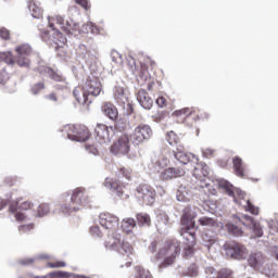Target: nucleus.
<instances>
[{
    "label": "nucleus",
    "mask_w": 278,
    "mask_h": 278,
    "mask_svg": "<svg viewBox=\"0 0 278 278\" xmlns=\"http://www.w3.org/2000/svg\"><path fill=\"white\" fill-rule=\"evenodd\" d=\"M47 266L48 268H64V266H66V263L64 261H53L48 262Z\"/></svg>",
    "instance_id": "nucleus-45"
},
{
    "label": "nucleus",
    "mask_w": 278,
    "mask_h": 278,
    "mask_svg": "<svg viewBox=\"0 0 278 278\" xmlns=\"http://www.w3.org/2000/svg\"><path fill=\"white\" fill-rule=\"evenodd\" d=\"M114 99L118 103V105H125V103H127L128 101L127 96H125V88H123L122 86H115Z\"/></svg>",
    "instance_id": "nucleus-29"
},
{
    "label": "nucleus",
    "mask_w": 278,
    "mask_h": 278,
    "mask_svg": "<svg viewBox=\"0 0 278 278\" xmlns=\"http://www.w3.org/2000/svg\"><path fill=\"white\" fill-rule=\"evenodd\" d=\"M42 90H45V83H37L31 87L33 94H38Z\"/></svg>",
    "instance_id": "nucleus-48"
},
{
    "label": "nucleus",
    "mask_w": 278,
    "mask_h": 278,
    "mask_svg": "<svg viewBox=\"0 0 278 278\" xmlns=\"http://www.w3.org/2000/svg\"><path fill=\"white\" fill-rule=\"evenodd\" d=\"M166 140L169 144H179V136L173 130L168 131L166 135Z\"/></svg>",
    "instance_id": "nucleus-38"
},
{
    "label": "nucleus",
    "mask_w": 278,
    "mask_h": 278,
    "mask_svg": "<svg viewBox=\"0 0 278 278\" xmlns=\"http://www.w3.org/2000/svg\"><path fill=\"white\" fill-rule=\"evenodd\" d=\"M83 86L88 97H99L103 90L101 80L96 76H88Z\"/></svg>",
    "instance_id": "nucleus-10"
},
{
    "label": "nucleus",
    "mask_w": 278,
    "mask_h": 278,
    "mask_svg": "<svg viewBox=\"0 0 278 278\" xmlns=\"http://www.w3.org/2000/svg\"><path fill=\"white\" fill-rule=\"evenodd\" d=\"M202 153L204 157H214L215 151L212 148H206L202 151Z\"/></svg>",
    "instance_id": "nucleus-56"
},
{
    "label": "nucleus",
    "mask_w": 278,
    "mask_h": 278,
    "mask_svg": "<svg viewBox=\"0 0 278 278\" xmlns=\"http://www.w3.org/2000/svg\"><path fill=\"white\" fill-rule=\"evenodd\" d=\"M187 242V247H185L184 249V257H190V255H192V253H194V245L197 243L190 242L188 239H186Z\"/></svg>",
    "instance_id": "nucleus-41"
},
{
    "label": "nucleus",
    "mask_w": 278,
    "mask_h": 278,
    "mask_svg": "<svg viewBox=\"0 0 278 278\" xmlns=\"http://www.w3.org/2000/svg\"><path fill=\"white\" fill-rule=\"evenodd\" d=\"M136 220L139 227H151V216L147 213H137Z\"/></svg>",
    "instance_id": "nucleus-33"
},
{
    "label": "nucleus",
    "mask_w": 278,
    "mask_h": 278,
    "mask_svg": "<svg viewBox=\"0 0 278 278\" xmlns=\"http://www.w3.org/2000/svg\"><path fill=\"white\" fill-rule=\"evenodd\" d=\"M117 251L121 255H126L127 257H129V255H134V247L127 241H122Z\"/></svg>",
    "instance_id": "nucleus-34"
},
{
    "label": "nucleus",
    "mask_w": 278,
    "mask_h": 278,
    "mask_svg": "<svg viewBox=\"0 0 278 278\" xmlns=\"http://www.w3.org/2000/svg\"><path fill=\"white\" fill-rule=\"evenodd\" d=\"M48 23H49V27H50V29H52V31H59L60 29H62V27H64V17H62V15L49 16ZM58 25H59L60 29L58 28Z\"/></svg>",
    "instance_id": "nucleus-27"
},
{
    "label": "nucleus",
    "mask_w": 278,
    "mask_h": 278,
    "mask_svg": "<svg viewBox=\"0 0 278 278\" xmlns=\"http://www.w3.org/2000/svg\"><path fill=\"white\" fill-rule=\"evenodd\" d=\"M0 38L2 40H10V31L7 28H0Z\"/></svg>",
    "instance_id": "nucleus-54"
},
{
    "label": "nucleus",
    "mask_w": 278,
    "mask_h": 278,
    "mask_svg": "<svg viewBox=\"0 0 278 278\" xmlns=\"http://www.w3.org/2000/svg\"><path fill=\"white\" fill-rule=\"evenodd\" d=\"M186 175V169L181 167H168L163 169V173L160 174L161 181H170V179H179Z\"/></svg>",
    "instance_id": "nucleus-14"
},
{
    "label": "nucleus",
    "mask_w": 278,
    "mask_h": 278,
    "mask_svg": "<svg viewBox=\"0 0 278 278\" xmlns=\"http://www.w3.org/2000/svg\"><path fill=\"white\" fill-rule=\"evenodd\" d=\"M135 197L142 205L151 206L155 203L157 192H155V189L151 185L142 184L136 188Z\"/></svg>",
    "instance_id": "nucleus-4"
},
{
    "label": "nucleus",
    "mask_w": 278,
    "mask_h": 278,
    "mask_svg": "<svg viewBox=\"0 0 278 278\" xmlns=\"http://www.w3.org/2000/svg\"><path fill=\"white\" fill-rule=\"evenodd\" d=\"M210 176V167L205 163H197L193 169V177L199 181H205V178Z\"/></svg>",
    "instance_id": "nucleus-21"
},
{
    "label": "nucleus",
    "mask_w": 278,
    "mask_h": 278,
    "mask_svg": "<svg viewBox=\"0 0 278 278\" xmlns=\"http://www.w3.org/2000/svg\"><path fill=\"white\" fill-rule=\"evenodd\" d=\"M99 223L104 229H109V231H114V229H118L121 219H118L116 215L110 213H101L99 216Z\"/></svg>",
    "instance_id": "nucleus-13"
},
{
    "label": "nucleus",
    "mask_w": 278,
    "mask_h": 278,
    "mask_svg": "<svg viewBox=\"0 0 278 278\" xmlns=\"http://www.w3.org/2000/svg\"><path fill=\"white\" fill-rule=\"evenodd\" d=\"M198 223H200L202 227H220L218 222L212 217H201L199 218Z\"/></svg>",
    "instance_id": "nucleus-36"
},
{
    "label": "nucleus",
    "mask_w": 278,
    "mask_h": 278,
    "mask_svg": "<svg viewBox=\"0 0 278 278\" xmlns=\"http://www.w3.org/2000/svg\"><path fill=\"white\" fill-rule=\"evenodd\" d=\"M20 210L18 206V201H13L10 203L9 205V212H11V214H16V212Z\"/></svg>",
    "instance_id": "nucleus-52"
},
{
    "label": "nucleus",
    "mask_w": 278,
    "mask_h": 278,
    "mask_svg": "<svg viewBox=\"0 0 278 278\" xmlns=\"http://www.w3.org/2000/svg\"><path fill=\"white\" fill-rule=\"evenodd\" d=\"M5 206H8V200L0 198V210H3Z\"/></svg>",
    "instance_id": "nucleus-63"
},
{
    "label": "nucleus",
    "mask_w": 278,
    "mask_h": 278,
    "mask_svg": "<svg viewBox=\"0 0 278 278\" xmlns=\"http://www.w3.org/2000/svg\"><path fill=\"white\" fill-rule=\"evenodd\" d=\"M31 207H34V203L29 202V201H25L23 203H21L20 205V210H23V211H27V210H31Z\"/></svg>",
    "instance_id": "nucleus-55"
},
{
    "label": "nucleus",
    "mask_w": 278,
    "mask_h": 278,
    "mask_svg": "<svg viewBox=\"0 0 278 278\" xmlns=\"http://www.w3.org/2000/svg\"><path fill=\"white\" fill-rule=\"evenodd\" d=\"M146 81H148L147 89H148V90H153V86H155V83L153 81V79H151V77H150V78H148V80H146Z\"/></svg>",
    "instance_id": "nucleus-59"
},
{
    "label": "nucleus",
    "mask_w": 278,
    "mask_h": 278,
    "mask_svg": "<svg viewBox=\"0 0 278 278\" xmlns=\"http://www.w3.org/2000/svg\"><path fill=\"white\" fill-rule=\"evenodd\" d=\"M217 278H233V271L227 268H223L217 271Z\"/></svg>",
    "instance_id": "nucleus-43"
},
{
    "label": "nucleus",
    "mask_w": 278,
    "mask_h": 278,
    "mask_svg": "<svg viewBox=\"0 0 278 278\" xmlns=\"http://www.w3.org/2000/svg\"><path fill=\"white\" fill-rule=\"evenodd\" d=\"M89 233L93 238H103V232H101V228L99 226H91L89 229Z\"/></svg>",
    "instance_id": "nucleus-44"
},
{
    "label": "nucleus",
    "mask_w": 278,
    "mask_h": 278,
    "mask_svg": "<svg viewBox=\"0 0 278 278\" xmlns=\"http://www.w3.org/2000/svg\"><path fill=\"white\" fill-rule=\"evenodd\" d=\"M129 136L122 135L110 148L113 155H127L129 153Z\"/></svg>",
    "instance_id": "nucleus-11"
},
{
    "label": "nucleus",
    "mask_w": 278,
    "mask_h": 278,
    "mask_svg": "<svg viewBox=\"0 0 278 278\" xmlns=\"http://www.w3.org/2000/svg\"><path fill=\"white\" fill-rule=\"evenodd\" d=\"M134 175V172L129 167H121L117 173L115 174V177L117 179H121V177H124L128 181H131V176Z\"/></svg>",
    "instance_id": "nucleus-35"
},
{
    "label": "nucleus",
    "mask_w": 278,
    "mask_h": 278,
    "mask_svg": "<svg viewBox=\"0 0 278 278\" xmlns=\"http://www.w3.org/2000/svg\"><path fill=\"white\" fill-rule=\"evenodd\" d=\"M156 105H159V108H165L166 106V98L159 97L156 99Z\"/></svg>",
    "instance_id": "nucleus-57"
},
{
    "label": "nucleus",
    "mask_w": 278,
    "mask_h": 278,
    "mask_svg": "<svg viewBox=\"0 0 278 278\" xmlns=\"http://www.w3.org/2000/svg\"><path fill=\"white\" fill-rule=\"evenodd\" d=\"M271 255H274V257H276V260L278 261V247L271 248Z\"/></svg>",
    "instance_id": "nucleus-62"
},
{
    "label": "nucleus",
    "mask_w": 278,
    "mask_h": 278,
    "mask_svg": "<svg viewBox=\"0 0 278 278\" xmlns=\"http://www.w3.org/2000/svg\"><path fill=\"white\" fill-rule=\"evenodd\" d=\"M62 31H65L67 36H77L79 34V24L71 21H66L64 26H62Z\"/></svg>",
    "instance_id": "nucleus-26"
},
{
    "label": "nucleus",
    "mask_w": 278,
    "mask_h": 278,
    "mask_svg": "<svg viewBox=\"0 0 278 278\" xmlns=\"http://www.w3.org/2000/svg\"><path fill=\"white\" fill-rule=\"evenodd\" d=\"M15 219L18 220V222L25 220V214H23V213H16V214H15Z\"/></svg>",
    "instance_id": "nucleus-60"
},
{
    "label": "nucleus",
    "mask_w": 278,
    "mask_h": 278,
    "mask_svg": "<svg viewBox=\"0 0 278 278\" xmlns=\"http://www.w3.org/2000/svg\"><path fill=\"white\" fill-rule=\"evenodd\" d=\"M232 166L237 177H244V164L242 163V159L240 156H235L232 159Z\"/></svg>",
    "instance_id": "nucleus-31"
},
{
    "label": "nucleus",
    "mask_w": 278,
    "mask_h": 278,
    "mask_svg": "<svg viewBox=\"0 0 278 278\" xmlns=\"http://www.w3.org/2000/svg\"><path fill=\"white\" fill-rule=\"evenodd\" d=\"M122 242L123 241L121 240V233L113 232L112 235L108 236L104 242V247L106 249H110L111 251H117Z\"/></svg>",
    "instance_id": "nucleus-24"
},
{
    "label": "nucleus",
    "mask_w": 278,
    "mask_h": 278,
    "mask_svg": "<svg viewBox=\"0 0 278 278\" xmlns=\"http://www.w3.org/2000/svg\"><path fill=\"white\" fill-rule=\"evenodd\" d=\"M94 134L99 142H110V127L105 124H97Z\"/></svg>",
    "instance_id": "nucleus-20"
},
{
    "label": "nucleus",
    "mask_w": 278,
    "mask_h": 278,
    "mask_svg": "<svg viewBox=\"0 0 278 278\" xmlns=\"http://www.w3.org/2000/svg\"><path fill=\"white\" fill-rule=\"evenodd\" d=\"M86 151H88L89 153H92V155H99V149H97L92 144H86L85 146Z\"/></svg>",
    "instance_id": "nucleus-53"
},
{
    "label": "nucleus",
    "mask_w": 278,
    "mask_h": 278,
    "mask_svg": "<svg viewBox=\"0 0 278 278\" xmlns=\"http://www.w3.org/2000/svg\"><path fill=\"white\" fill-rule=\"evenodd\" d=\"M38 72L40 73V75H47V77H50L52 81H55L56 90H68V81L66 80V77L62 76V74H60L55 70L49 66H41L38 68Z\"/></svg>",
    "instance_id": "nucleus-6"
},
{
    "label": "nucleus",
    "mask_w": 278,
    "mask_h": 278,
    "mask_svg": "<svg viewBox=\"0 0 278 278\" xmlns=\"http://www.w3.org/2000/svg\"><path fill=\"white\" fill-rule=\"evenodd\" d=\"M121 227L124 233H134V229H136L137 227L136 219L131 217H126L122 220Z\"/></svg>",
    "instance_id": "nucleus-28"
},
{
    "label": "nucleus",
    "mask_w": 278,
    "mask_h": 278,
    "mask_svg": "<svg viewBox=\"0 0 278 278\" xmlns=\"http://www.w3.org/2000/svg\"><path fill=\"white\" fill-rule=\"evenodd\" d=\"M266 255L262 252H252L248 257V264L251 268H254V270L264 268V264H266Z\"/></svg>",
    "instance_id": "nucleus-15"
},
{
    "label": "nucleus",
    "mask_w": 278,
    "mask_h": 278,
    "mask_svg": "<svg viewBox=\"0 0 278 278\" xmlns=\"http://www.w3.org/2000/svg\"><path fill=\"white\" fill-rule=\"evenodd\" d=\"M172 157H175L180 164H188L190 163V155L194 157V154H188L186 153V148L181 144L177 146L176 150H170Z\"/></svg>",
    "instance_id": "nucleus-19"
},
{
    "label": "nucleus",
    "mask_w": 278,
    "mask_h": 278,
    "mask_svg": "<svg viewBox=\"0 0 278 278\" xmlns=\"http://www.w3.org/2000/svg\"><path fill=\"white\" fill-rule=\"evenodd\" d=\"M224 249L226 255H229V257H232L233 260H243L247 255V248L236 241H227L224 244Z\"/></svg>",
    "instance_id": "nucleus-7"
},
{
    "label": "nucleus",
    "mask_w": 278,
    "mask_h": 278,
    "mask_svg": "<svg viewBox=\"0 0 278 278\" xmlns=\"http://www.w3.org/2000/svg\"><path fill=\"white\" fill-rule=\"evenodd\" d=\"M67 129V137L72 138V140L86 142L90 138V130L84 125H70Z\"/></svg>",
    "instance_id": "nucleus-8"
},
{
    "label": "nucleus",
    "mask_w": 278,
    "mask_h": 278,
    "mask_svg": "<svg viewBox=\"0 0 278 278\" xmlns=\"http://www.w3.org/2000/svg\"><path fill=\"white\" fill-rule=\"evenodd\" d=\"M5 184H7V186L12 187V186H14V184H16V179H14V178H8V179L5 180Z\"/></svg>",
    "instance_id": "nucleus-61"
},
{
    "label": "nucleus",
    "mask_w": 278,
    "mask_h": 278,
    "mask_svg": "<svg viewBox=\"0 0 278 278\" xmlns=\"http://www.w3.org/2000/svg\"><path fill=\"white\" fill-rule=\"evenodd\" d=\"M139 77H141V79H144V81H147L151 78V75H149V66H147V64H144V63H141V65H140Z\"/></svg>",
    "instance_id": "nucleus-39"
},
{
    "label": "nucleus",
    "mask_w": 278,
    "mask_h": 278,
    "mask_svg": "<svg viewBox=\"0 0 278 278\" xmlns=\"http://www.w3.org/2000/svg\"><path fill=\"white\" fill-rule=\"evenodd\" d=\"M219 188L225 190V192H226V194H228V197H232L235 203H238L239 205L241 202L238 201V197H239V199H244V193H242V191L236 189V187H233V185H230L229 181H227V180L219 181Z\"/></svg>",
    "instance_id": "nucleus-16"
},
{
    "label": "nucleus",
    "mask_w": 278,
    "mask_h": 278,
    "mask_svg": "<svg viewBox=\"0 0 278 278\" xmlns=\"http://www.w3.org/2000/svg\"><path fill=\"white\" fill-rule=\"evenodd\" d=\"M17 56L15 59V64L17 66L29 67V55H31V47L27 43L17 46L15 49Z\"/></svg>",
    "instance_id": "nucleus-12"
},
{
    "label": "nucleus",
    "mask_w": 278,
    "mask_h": 278,
    "mask_svg": "<svg viewBox=\"0 0 278 278\" xmlns=\"http://www.w3.org/2000/svg\"><path fill=\"white\" fill-rule=\"evenodd\" d=\"M206 273V278H218V271L214 269L213 267H208L205 270Z\"/></svg>",
    "instance_id": "nucleus-50"
},
{
    "label": "nucleus",
    "mask_w": 278,
    "mask_h": 278,
    "mask_svg": "<svg viewBox=\"0 0 278 278\" xmlns=\"http://www.w3.org/2000/svg\"><path fill=\"white\" fill-rule=\"evenodd\" d=\"M245 210L248 212H250L251 214H254V216H257V214H260V208H257V206L253 205L251 203V201H247V206H245Z\"/></svg>",
    "instance_id": "nucleus-46"
},
{
    "label": "nucleus",
    "mask_w": 278,
    "mask_h": 278,
    "mask_svg": "<svg viewBox=\"0 0 278 278\" xmlns=\"http://www.w3.org/2000/svg\"><path fill=\"white\" fill-rule=\"evenodd\" d=\"M151 136H153V130L151 129V126L147 124H140L132 130L128 138L130 139V142L132 144L138 147L142 144L144 140H149Z\"/></svg>",
    "instance_id": "nucleus-5"
},
{
    "label": "nucleus",
    "mask_w": 278,
    "mask_h": 278,
    "mask_svg": "<svg viewBox=\"0 0 278 278\" xmlns=\"http://www.w3.org/2000/svg\"><path fill=\"white\" fill-rule=\"evenodd\" d=\"M237 224L233 223H228L226 225V229L228 232H230L232 236H237L240 237L242 236V233H244V231H242V228L240 227V225H242V220L240 219H236Z\"/></svg>",
    "instance_id": "nucleus-30"
},
{
    "label": "nucleus",
    "mask_w": 278,
    "mask_h": 278,
    "mask_svg": "<svg viewBox=\"0 0 278 278\" xmlns=\"http://www.w3.org/2000/svg\"><path fill=\"white\" fill-rule=\"evenodd\" d=\"M179 253H181V243L176 239H168L165 241L164 247L159 251L156 257L157 260L166 257L162 263V266L166 267L175 264V258Z\"/></svg>",
    "instance_id": "nucleus-3"
},
{
    "label": "nucleus",
    "mask_w": 278,
    "mask_h": 278,
    "mask_svg": "<svg viewBox=\"0 0 278 278\" xmlns=\"http://www.w3.org/2000/svg\"><path fill=\"white\" fill-rule=\"evenodd\" d=\"M48 99H49L50 101H58V96H55V93H50V94L48 96Z\"/></svg>",
    "instance_id": "nucleus-64"
},
{
    "label": "nucleus",
    "mask_w": 278,
    "mask_h": 278,
    "mask_svg": "<svg viewBox=\"0 0 278 278\" xmlns=\"http://www.w3.org/2000/svg\"><path fill=\"white\" fill-rule=\"evenodd\" d=\"M101 112L111 121H117L118 118V109L112 102H104L101 106Z\"/></svg>",
    "instance_id": "nucleus-22"
},
{
    "label": "nucleus",
    "mask_w": 278,
    "mask_h": 278,
    "mask_svg": "<svg viewBox=\"0 0 278 278\" xmlns=\"http://www.w3.org/2000/svg\"><path fill=\"white\" fill-rule=\"evenodd\" d=\"M71 201L64 203L61 206V212L63 214H72V212H79L81 207H86L90 203V197L84 187H77L71 191Z\"/></svg>",
    "instance_id": "nucleus-2"
},
{
    "label": "nucleus",
    "mask_w": 278,
    "mask_h": 278,
    "mask_svg": "<svg viewBox=\"0 0 278 278\" xmlns=\"http://www.w3.org/2000/svg\"><path fill=\"white\" fill-rule=\"evenodd\" d=\"M252 231L254 238H262V236H264V231L262 230V227L260 225H254Z\"/></svg>",
    "instance_id": "nucleus-49"
},
{
    "label": "nucleus",
    "mask_w": 278,
    "mask_h": 278,
    "mask_svg": "<svg viewBox=\"0 0 278 278\" xmlns=\"http://www.w3.org/2000/svg\"><path fill=\"white\" fill-rule=\"evenodd\" d=\"M28 10L33 16V18H42V8L36 3V1H28Z\"/></svg>",
    "instance_id": "nucleus-32"
},
{
    "label": "nucleus",
    "mask_w": 278,
    "mask_h": 278,
    "mask_svg": "<svg viewBox=\"0 0 278 278\" xmlns=\"http://www.w3.org/2000/svg\"><path fill=\"white\" fill-rule=\"evenodd\" d=\"M172 152L169 149L163 150L159 159L153 163V168L156 173L160 170H165L166 167L170 164Z\"/></svg>",
    "instance_id": "nucleus-18"
},
{
    "label": "nucleus",
    "mask_w": 278,
    "mask_h": 278,
    "mask_svg": "<svg viewBox=\"0 0 278 278\" xmlns=\"http://www.w3.org/2000/svg\"><path fill=\"white\" fill-rule=\"evenodd\" d=\"M89 27H90L91 34H99V27H97V25H94L93 23H90Z\"/></svg>",
    "instance_id": "nucleus-58"
},
{
    "label": "nucleus",
    "mask_w": 278,
    "mask_h": 278,
    "mask_svg": "<svg viewBox=\"0 0 278 278\" xmlns=\"http://www.w3.org/2000/svg\"><path fill=\"white\" fill-rule=\"evenodd\" d=\"M173 116H176V118H182L184 123H186V121H190V118L192 121H199V111L192 109V108H184L180 110H176L173 113Z\"/></svg>",
    "instance_id": "nucleus-17"
},
{
    "label": "nucleus",
    "mask_w": 278,
    "mask_h": 278,
    "mask_svg": "<svg viewBox=\"0 0 278 278\" xmlns=\"http://www.w3.org/2000/svg\"><path fill=\"white\" fill-rule=\"evenodd\" d=\"M137 100L143 110H151L153 108V99L146 90H139L137 94Z\"/></svg>",
    "instance_id": "nucleus-23"
},
{
    "label": "nucleus",
    "mask_w": 278,
    "mask_h": 278,
    "mask_svg": "<svg viewBox=\"0 0 278 278\" xmlns=\"http://www.w3.org/2000/svg\"><path fill=\"white\" fill-rule=\"evenodd\" d=\"M136 275L135 278H153V275H151V271L148 269H144L142 266H137L135 268Z\"/></svg>",
    "instance_id": "nucleus-37"
},
{
    "label": "nucleus",
    "mask_w": 278,
    "mask_h": 278,
    "mask_svg": "<svg viewBox=\"0 0 278 278\" xmlns=\"http://www.w3.org/2000/svg\"><path fill=\"white\" fill-rule=\"evenodd\" d=\"M197 213L192 211L190 207H186L182 211L180 216V225L179 235L182 236L185 240L191 242V244H197V230L199 227L197 226Z\"/></svg>",
    "instance_id": "nucleus-1"
},
{
    "label": "nucleus",
    "mask_w": 278,
    "mask_h": 278,
    "mask_svg": "<svg viewBox=\"0 0 278 278\" xmlns=\"http://www.w3.org/2000/svg\"><path fill=\"white\" fill-rule=\"evenodd\" d=\"M104 188L113 190L117 197L129 199V194H126L127 185L119 179L106 177L103 182Z\"/></svg>",
    "instance_id": "nucleus-9"
},
{
    "label": "nucleus",
    "mask_w": 278,
    "mask_h": 278,
    "mask_svg": "<svg viewBox=\"0 0 278 278\" xmlns=\"http://www.w3.org/2000/svg\"><path fill=\"white\" fill-rule=\"evenodd\" d=\"M75 3H77V5H80V8H83L84 10H90V2L88 0H75Z\"/></svg>",
    "instance_id": "nucleus-51"
},
{
    "label": "nucleus",
    "mask_w": 278,
    "mask_h": 278,
    "mask_svg": "<svg viewBox=\"0 0 278 278\" xmlns=\"http://www.w3.org/2000/svg\"><path fill=\"white\" fill-rule=\"evenodd\" d=\"M51 212V208L49 207V204L42 203L38 206L37 214L38 216H47Z\"/></svg>",
    "instance_id": "nucleus-42"
},
{
    "label": "nucleus",
    "mask_w": 278,
    "mask_h": 278,
    "mask_svg": "<svg viewBox=\"0 0 278 278\" xmlns=\"http://www.w3.org/2000/svg\"><path fill=\"white\" fill-rule=\"evenodd\" d=\"M202 240L207 249L216 244V239L212 236H208L207 233L202 235Z\"/></svg>",
    "instance_id": "nucleus-40"
},
{
    "label": "nucleus",
    "mask_w": 278,
    "mask_h": 278,
    "mask_svg": "<svg viewBox=\"0 0 278 278\" xmlns=\"http://www.w3.org/2000/svg\"><path fill=\"white\" fill-rule=\"evenodd\" d=\"M55 31V36H56V45H66L67 40L66 37L63 36L62 33H60V30H54Z\"/></svg>",
    "instance_id": "nucleus-47"
},
{
    "label": "nucleus",
    "mask_w": 278,
    "mask_h": 278,
    "mask_svg": "<svg viewBox=\"0 0 278 278\" xmlns=\"http://www.w3.org/2000/svg\"><path fill=\"white\" fill-rule=\"evenodd\" d=\"M73 96L81 105H90V103H92V101L88 99V93L84 90V86L76 87L73 91Z\"/></svg>",
    "instance_id": "nucleus-25"
}]
</instances>
